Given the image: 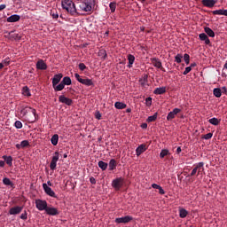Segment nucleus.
Wrapping results in <instances>:
<instances>
[{
	"label": "nucleus",
	"instance_id": "nucleus-1",
	"mask_svg": "<svg viewBox=\"0 0 227 227\" xmlns=\"http://www.w3.org/2000/svg\"><path fill=\"white\" fill-rule=\"evenodd\" d=\"M95 0H77V11L80 15H82L83 12L92 13V10L95 8Z\"/></svg>",
	"mask_w": 227,
	"mask_h": 227
},
{
	"label": "nucleus",
	"instance_id": "nucleus-2",
	"mask_svg": "<svg viewBox=\"0 0 227 227\" xmlns=\"http://www.w3.org/2000/svg\"><path fill=\"white\" fill-rule=\"evenodd\" d=\"M62 8L66 9L73 17H79L81 15L78 8L75 6V3L72 2V0H62Z\"/></svg>",
	"mask_w": 227,
	"mask_h": 227
},
{
	"label": "nucleus",
	"instance_id": "nucleus-3",
	"mask_svg": "<svg viewBox=\"0 0 227 227\" xmlns=\"http://www.w3.org/2000/svg\"><path fill=\"white\" fill-rule=\"evenodd\" d=\"M74 77L76 81L85 86H95L94 82L92 79H89L88 77H82L80 76L79 73H74Z\"/></svg>",
	"mask_w": 227,
	"mask_h": 227
},
{
	"label": "nucleus",
	"instance_id": "nucleus-4",
	"mask_svg": "<svg viewBox=\"0 0 227 227\" xmlns=\"http://www.w3.org/2000/svg\"><path fill=\"white\" fill-rule=\"evenodd\" d=\"M35 207L38 210H40V212L45 210L47 213L48 202L45 200H35Z\"/></svg>",
	"mask_w": 227,
	"mask_h": 227
},
{
	"label": "nucleus",
	"instance_id": "nucleus-5",
	"mask_svg": "<svg viewBox=\"0 0 227 227\" xmlns=\"http://www.w3.org/2000/svg\"><path fill=\"white\" fill-rule=\"evenodd\" d=\"M123 184H124V178L117 177L113 180L112 186L113 188L115 189V191H120V189L122 188Z\"/></svg>",
	"mask_w": 227,
	"mask_h": 227
},
{
	"label": "nucleus",
	"instance_id": "nucleus-6",
	"mask_svg": "<svg viewBox=\"0 0 227 227\" xmlns=\"http://www.w3.org/2000/svg\"><path fill=\"white\" fill-rule=\"evenodd\" d=\"M204 162H199L198 164H196L192 169V171L191 172V176H193L195 175L199 176L200 175L201 171H204Z\"/></svg>",
	"mask_w": 227,
	"mask_h": 227
},
{
	"label": "nucleus",
	"instance_id": "nucleus-7",
	"mask_svg": "<svg viewBox=\"0 0 227 227\" xmlns=\"http://www.w3.org/2000/svg\"><path fill=\"white\" fill-rule=\"evenodd\" d=\"M20 114H21L23 116H26L27 114H32L33 116L35 117V118H34V121H35V119H36V109H35V108H32V107H24V108H21Z\"/></svg>",
	"mask_w": 227,
	"mask_h": 227
},
{
	"label": "nucleus",
	"instance_id": "nucleus-8",
	"mask_svg": "<svg viewBox=\"0 0 227 227\" xmlns=\"http://www.w3.org/2000/svg\"><path fill=\"white\" fill-rule=\"evenodd\" d=\"M59 160V153L55 152V153L52 156V160L50 162V168L54 170L57 168V162Z\"/></svg>",
	"mask_w": 227,
	"mask_h": 227
},
{
	"label": "nucleus",
	"instance_id": "nucleus-9",
	"mask_svg": "<svg viewBox=\"0 0 227 227\" xmlns=\"http://www.w3.org/2000/svg\"><path fill=\"white\" fill-rule=\"evenodd\" d=\"M43 188L44 192L47 195H49L50 197H52V198H57L55 192L52 191L51 187H49L46 183L43 184Z\"/></svg>",
	"mask_w": 227,
	"mask_h": 227
},
{
	"label": "nucleus",
	"instance_id": "nucleus-10",
	"mask_svg": "<svg viewBox=\"0 0 227 227\" xmlns=\"http://www.w3.org/2000/svg\"><path fill=\"white\" fill-rule=\"evenodd\" d=\"M130 221H133L132 215H124V217H117L115 219L116 223H129Z\"/></svg>",
	"mask_w": 227,
	"mask_h": 227
},
{
	"label": "nucleus",
	"instance_id": "nucleus-11",
	"mask_svg": "<svg viewBox=\"0 0 227 227\" xmlns=\"http://www.w3.org/2000/svg\"><path fill=\"white\" fill-rule=\"evenodd\" d=\"M151 61L154 67L160 68L162 72H166V68L162 67V62L159 58H152Z\"/></svg>",
	"mask_w": 227,
	"mask_h": 227
},
{
	"label": "nucleus",
	"instance_id": "nucleus-12",
	"mask_svg": "<svg viewBox=\"0 0 227 227\" xmlns=\"http://www.w3.org/2000/svg\"><path fill=\"white\" fill-rule=\"evenodd\" d=\"M181 113V108H174L172 112H169L167 116V121H172L176 118V114Z\"/></svg>",
	"mask_w": 227,
	"mask_h": 227
},
{
	"label": "nucleus",
	"instance_id": "nucleus-13",
	"mask_svg": "<svg viewBox=\"0 0 227 227\" xmlns=\"http://www.w3.org/2000/svg\"><path fill=\"white\" fill-rule=\"evenodd\" d=\"M62 77H63L62 73H59V74L54 75L52 79V85L55 91H56V87L58 86V83H59V82L61 81Z\"/></svg>",
	"mask_w": 227,
	"mask_h": 227
},
{
	"label": "nucleus",
	"instance_id": "nucleus-14",
	"mask_svg": "<svg viewBox=\"0 0 227 227\" xmlns=\"http://www.w3.org/2000/svg\"><path fill=\"white\" fill-rule=\"evenodd\" d=\"M59 100L60 103H63L67 106H71L74 103L73 99L67 98V97H65V95H60Z\"/></svg>",
	"mask_w": 227,
	"mask_h": 227
},
{
	"label": "nucleus",
	"instance_id": "nucleus-15",
	"mask_svg": "<svg viewBox=\"0 0 227 227\" xmlns=\"http://www.w3.org/2000/svg\"><path fill=\"white\" fill-rule=\"evenodd\" d=\"M216 3V0H202V4L206 6V8H214Z\"/></svg>",
	"mask_w": 227,
	"mask_h": 227
},
{
	"label": "nucleus",
	"instance_id": "nucleus-16",
	"mask_svg": "<svg viewBox=\"0 0 227 227\" xmlns=\"http://www.w3.org/2000/svg\"><path fill=\"white\" fill-rule=\"evenodd\" d=\"M23 210V207L20 206H16V207H12V208H10V215H20V213H21Z\"/></svg>",
	"mask_w": 227,
	"mask_h": 227
},
{
	"label": "nucleus",
	"instance_id": "nucleus-17",
	"mask_svg": "<svg viewBox=\"0 0 227 227\" xmlns=\"http://www.w3.org/2000/svg\"><path fill=\"white\" fill-rule=\"evenodd\" d=\"M147 151V145L143 144V145H140L137 147L136 149V153L137 156H140L142 155V153H144V152Z\"/></svg>",
	"mask_w": 227,
	"mask_h": 227
},
{
	"label": "nucleus",
	"instance_id": "nucleus-18",
	"mask_svg": "<svg viewBox=\"0 0 227 227\" xmlns=\"http://www.w3.org/2000/svg\"><path fill=\"white\" fill-rule=\"evenodd\" d=\"M36 68L39 70H46L48 68V66L46 62L43 61V59H38L36 62Z\"/></svg>",
	"mask_w": 227,
	"mask_h": 227
},
{
	"label": "nucleus",
	"instance_id": "nucleus-19",
	"mask_svg": "<svg viewBox=\"0 0 227 227\" xmlns=\"http://www.w3.org/2000/svg\"><path fill=\"white\" fill-rule=\"evenodd\" d=\"M199 38L204 41L206 45H210L211 42L210 39H208V35H207L206 32L199 34Z\"/></svg>",
	"mask_w": 227,
	"mask_h": 227
},
{
	"label": "nucleus",
	"instance_id": "nucleus-20",
	"mask_svg": "<svg viewBox=\"0 0 227 227\" xmlns=\"http://www.w3.org/2000/svg\"><path fill=\"white\" fill-rule=\"evenodd\" d=\"M47 215H59V211H58V208H55L54 207L47 206Z\"/></svg>",
	"mask_w": 227,
	"mask_h": 227
},
{
	"label": "nucleus",
	"instance_id": "nucleus-21",
	"mask_svg": "<svg viewBox=\"0 0 227 227\" xmlns=\"http://www.w3.org/2000/svg\"><path fill=\"white\" fill-rule=\"evenodd\" d=\"M166 92H167V87L166 86H160V88H156L153 90V94H156V95L166 94Z\"/></svg>",
	"mask_w": 227,
	"mask_h": 227
},
{
	"label": "nucleus",
	"instance_id": "nucleus-22",
	"mask_svg": "<svg viewBox=\"0 0 227 227\" xmlns=\"http://www.w3.org/2000/svg\"><path fill=\"white\" fill-rule=\"evenodd\" d=\"M27 146H29V141L28 140H23V141H21L20 144L16 145V148L18 150H20L21 148H25V147H27Z\"/></svg>",
	"mask_w": 227,
	"mask_h": 227
},
{
	"label": "nucleus",
	"instance_id": "nucleus-23",
	"mask_svg": "<svg viewBox=\"0 0 227 227\" xmlns=\"http://www.w3.org/2000/svg\"><path fill=\"white\" fill-rule=\"evenodd\" d=\"M20 20V15H11L7 18V22H17Z\"/></svg>",
	"mask_w": 227,
	"mask_h": 227
},
{
	"label": "nucleus",
	"instance_id": "nucleus-24",
	"mask_svg": "<svg viewBox=\"0 0 227 227\" xmlns=\"http://www.w3.org/2000/svg\"><path fill=\"white\" fill-rule=\"evenodd\" d=\"M204 31L207 35H209V37H215V33L212 28H210V27H205Z\"/></svg>",
	"mask_w": 227,
	"mask_h": 227
},
{
	"label": "nucleus",
	"instance_id": "nucleus-25",
	"mask_svg": "<svg viewBox=\"0 0 227 227\" xmlns=\"http://www.w3.org/2000/svg\"><path fill=\"white\" fill-rule=\"evenodd\" d=\"M214 15H224L227 17V9H219L218 11H213Z\"/></svg>",
	"mask_w": 227,
	"mask_h": 227
},
{
	"label": "nucleus",
	"instance_id": "nucleus-26",
	"mask_svg": "<svg viewBox=\"0 0 227 227\" xmlns=\"http://www.w3.org/2000/svg\"><path fill=\"white\" fill-rule=\"evenodd\" d=\"M128 59H129V65L128 67L131 68L132 65L135 63L136 61V57H134V55H132L131 53H129L128 55Z\"/></svg>",
	"mask_w": 227,
	"mask_h": 227
},
{
	"label": "nucleus",
	"instance_id": "nucleus-27",
	"mask_svg": "<svg viewBox=\"0 0 227 227\" xmlns=\"http://www.w3.org/2000/svg\"><path fill=\"white\" fill-rule=\"evenodd\" d=\"M114 106L116 109H126L127 104L121 103V101H116V103L114 104Z\"/></svg>",
	"mask_w": 227,
	"mask_h": 227
},
{
	"label": "nucleus",
	"instance_id": "nucleus-28",
	"mask_svg": "<svg viewBox=\"0 0 227 227\" xmlns=\"http://www.w3.org/2000/svg\"><path fill=\"white\" fill-rule=\"evenodd\" d=\"M3 158L5 160L6 164L9 165V167L12 166V156L4 155Z\"/></svg>",
	"mask_w": 227,
	"mask_h": 227
},
{
	"label": "nucleus",
	"instance_id": "nucleus-29",
	"mask_svg": "<svg viewBox=\"0 0 227 227\" xmlns=\"http://www.w3.org/2000/svg\"><path fill=\"white\" fill-rule=\"evenodd\" d=\"M59 137L58 136V134H54V136L51 137V144L53 145V146H57L58 143H59Z\"/></svg>",
	"mask_w": 227,
	"mask_h": 227
},
{
	"label": "nucleus",
	"instance_id": "nucleus-30",
	"mask_svg": "<svg viewBox=\"0 0 227 227\" xmlns=\"http://www.w3.org/2000/svg\"><path fill=\"white\" fill-rule=\"evenodd\" d=\"M116 167H117V160H111L109 161V169L110 170L115 169Z\"/></svg>",
	"mask_w": 227,
	"mask_h": 227
},
{
	"label": "nucleus",
	"instance_id": "nucleus-31",
	"mask_svg": "<svg viewBox=\"0 0 227 227\" xmlns=\"http://www.w3.org/2000/svg\"><path fill=\"white\" fill-rule=\"evenodd\" d=\"M63 84H64V88L66 85H72L71 77L69 76L63 77Z\"/></svg>",
	"mask_w": 227,
	"mask_h": 227
},
{
	"label": "nucleus",
	"instance_id": "nucleus-32",
	"mask_svg": "<svg viewBox=\"0 0 227 227\" xmlns=\"http://www.w3.org/2000/svg\"><path fill=\"white\" fill-rule=\"evenodd\" d=\"M213 93L217 98H220V97H222V90H220V88H215Z\"/></svg>",
	"mask_w": 227,
	"mask_h": 227
},
{
	"label": "nucleus",
	"instance_id": "nucleus-33",
	"mask_svg": "<svg viewBox=\"0 0 227 227\" xmlns=\"http://www.w3.org/2000/svg\"><path fill=\"white\" fill-rule=\"evenodd\" d=\"M98 167H99V168L106 170L108 167V164H107V162H104V160H99Z\"/></svg>",
	"mask_w": 227,
	"mask_h": 227
},
{
	"label": "nucleus",
	"instance_id": "nucleus-34",
	"mask_svg": "<svg viewBox=\"0 0 227 227\" xmlns=\"http://www.w3.org/2000/svg\"><path fill=\"white\" fill-rule=\"evenodd\" d=\"M22 93H23V95H26L27 97H30L31 93H30V90H29L28 86H23Z\"/></svg>",
	"mask_w": 227,
	"mask_h": 227
},
{
	"label": "nucleus",
	"instance_id": "nucleus-35",
	"mask_svg": "<svg viewBox=\"0 0 227 227\" xmlns=\"http://www.w3.org/2000/svg\"><path fill=\"white\" fill-rule=\"evenodd\" d=\"M157 117H158V114L156 112V114H153V116L147 117L146 121L147 122H155Z\"/></svg>",
	"mask_w": 227,
	"mask_h": 227
},
{
	"label": "nucleus",
	"instance_id": "nucleus-36",
	"mask_svg": "<svg viewBox=\"0 0 227 227\" xmlns=\"http://www.w3.org/2000/svg\"><path fill=\"white\" fill-rule=\"evenodd\" d=\"M208 122L212 125H219L220 121L219 119H217V117H212L211 119H209Z\"/></svg>",
	"mask_w": 227,
	"mask_h": 227
},
{
	"label": "nucleus",
	"instance_id": "nucleus-37",
	"mask_svg": "<svg viewBox=\"0 0 227 227\" xmlns=\"http://www.w3.org/2000/svg\"><path fill=\"white\" fill-rule=\"evenodd\" d=\"M188 215V211L185 210V208H181V210H179V216L184 219V217H186V215Z\"/></svg>",
	"mask_w": 227,
	"mask_h": 227
},
{
	"label": "nucleus",
	"instance_id": "nucleus-38",
	"mask_svg": "<svg viewBox=\"0 0 227 227\" xmlns=\"http://www.w3.org/2000/svg\"><path fill=\"white\" fill-rule=\"evenodd\" d=\"M64 79H62V81L60 82V83L56 86L55 88V91H62L64 90Z\"/></svg>",
	"mask_w": 227,
	"mask_h": 227
},
{
	"label": "nucleus",
	"instance_id": "nucleus-39",
	"mask_svg": "<svg viewBox=\"0 0 227 227\" xmlns=\"http://www.w3.org/2000/svg\"><path fill=\"white\" fill-rule=\"evenodd\" d=\"M3 182H4V184H6L7 186H13V183L8 177H4Z\"/></svg>",
	"mask_w": 227,
	"mask_h": 227
},
{
	"label": "nucleus",
	"instance_id": "nucleus-40",
	"mask_svg": "<svg viewBox=\"0 0 227 227\" xmlns=\"http://www.w3.org/2000/svg\"><path fill=\"white\" fill-rule=\"evenodd\" d=\"M183 58L184 57H183L182 53H177V55H176V57H175L176 63H178V64L182 63Z\"/></svg>",
	"mask_w": 227,
	"mask_h": 227
},
{
	"label": "nucleus",
	"instance_id": "nucleus-41",
	"mask_svg": "<svg viewBox=\"0 0 227 227\" xmlns=\"http://www.w3.org/2000/svg\"><path fill=\"white\" fill-rule=\"evenodd\" d=\"M169 151L167 149H163L160 153V158H165V156L168 155Z\"/></svg>",
	"mask_w": 227,
	"mask_h": 227
},
{
	"label": "nucleus",
	"instance_id": "nucleus-42",
	"mask_svg": "<svg viewBox=\"0 0 227 227\" xmlns=\"http://www.w3.org/2000/svg\"><path fill=\"white\" fill-rule=\"evenodd\" d=\"M9 35H10V37H12V39H20V36L19 35V34L14 33V31H11Z\"/></svg>",
	"mask_w": 227,
	"mask_h": 227
},
{
	"label": "nucleus",
	"instance_id": "nucleus-43",
	"mask_svg": "<svg viewBox=\"0 0 227 227\" xmlns=\"http://www.w3.org/2000/svg\"><path fill=\"white\" fill-rule=\"evenodd\" d=\"M111 12H115L116 11V2H111L109 4Z\"/></svg>",
	"mask_w": 227,
	"mask_h": 227
},
{
	"label": "nucleus",
	"instance_id": "nucleus-44",
	"mask_svg": "<svg viewBox=\"0 0 227 227\" xmlns=\"http://www.w3.org/2000/svg\"><path fill=\"white\" fill-rule=\"evenodd\" d=\"M20 219H22L23 221H27V219L28 218V214L27 211H24V213H22L20 215Z\"/></svg>",
	"mask_w": 227,
	"mask_h": 227
},
{
	"label": "nucleus",
	"instance_id": "nucleus-45",
	"mask_svg": "<svg viewBox=\"0 0 227 227\" xmlns=\"http://www.w3.org/2000/svg\"><path fill=\"white\" fill-rule=\"evenodd\" d=\"M184 62H185L186 64H190L191 57H190L189 53H184Z\"/></svg>",
	"mask_w": 227,
	"mask_h": 227
},
{
	"label": "nucleus",
	"instance_id": "nucleus-46",
	"mask_svg": "<svg viewBox=\"0 0 227 227\" xmlns=\"http://www.w3.org/2000/svg\"><path fill=\"white\" fill-rule=\"evenodd\" d=\"M86 68H88L87 66H86V64H84V62H80V64H79V69H80L82 72H83L84 70H86Z\"/></svg>",
	"mask_w": 227,
	"mask_h": 227
},
{
	"label": "nucleus",
	"instance_id": "nucleus-47",
	"mask_svg": "<svg viewBox=\"0 0 227 227\" xmlns=\"http://www.w3.org/2000/svg\"><path fill=\"white\" fill-rule=\"evenodd\" d=\"M14 125H15V128L19 129H22V127H23V123L20 121H16Z\"/></svg>",
	"mask_w": 227,
	"mask_h": 227
},
{
	"label": "nucleus",
	"instance_id": "nucleus-48",
	"mask_svg": "<svg viewBox=\"0 0 227 227\" xmlns=\"http://www.w3.org/2000/svg\"><path fill=\"white\" fill-rule=\"evenodd\" d=\"M145 103H146V106H152L153 105V98H151V97H148L145 99Z\"/></svg>",
	"mask_w": 227,
	"mask_h": 227
},
{
	"label": "nucleus",
	"instance_id": "nucleus-49",
	"mask_svg": "<svg viewBox=\"0 0 227 227\" xmlns=\"http://www.w3.org/2000/svg\"><path fill=\"white\" fill-rule=\"evenodd\" d=\"M212 137H213L212 132H208L207 134H205V136H204V138H205L206 140H209V139L212 138Z\"/></svg>",
	"mask_w": 227,
	"mask_h": 227
},
{
	"label": "nucleus",
	"instance_id": "nucleus-50",
	"mask_svg": "<svg viewBox=\"0 0 227 227\" xmlns=\"http://www.w3.org/2000/svg\"><path fill=\"white\" fill-rule=\"evenodd\" d=\"M190 72H192V67H191V66L189 67H186L185 69H184V75H186V74H188V73H190Z\"/></svg>",
	"mask_w": 227,
	"mask_h": 227
},
{
	"label": "nucleus",
	"instance_id": "nucleus-51",
	"mask_svg": "<svg viewBox=\"0 0 227 227\" xmlns=\"http://www.w3.org/2000/svg\"><path fill=\"white\" fill-rule=\"evenodd\" d=\"M158 190H159V193H160V195H164V193H166L164 189L160 184H159Z\"/></svg>",
	"mask_w": 227,
	"mask_h": 227
},
{
	"label": "nucleus",
	"instance_id": "nucleus-52",
	"mask_svg": "<svg viewBox=\"0 0 227 227\" xmlns=\"http://www.w3.org/2000/svg\"><path fill=\"white\" fill-rule=\"evenodd\" d=\"M4 66H9L10 65V58H5V59L3 61Z\"/></svg>",
	"mask_w": 227,
	"mask_h": 227
},
{
	"label": "nucleus",
	"instance_id": "nucleus-53",
	"mask_svg": "<svg viewBox=\"0 0 227 227\" xmlns=\"http://www.w3.org/2000/svg\"><path fill=\"white\" fill-rule=\"evenodd\" d=\"M101 117H102V114H100V112L99 111L96 112L95 118L100 120Z\"/></svg>",
	"mask_w": 227,
	"mask_h": 227
},
{
	"label": "nucleus",
	"instance_id": "nucleus-54",
	"mask_svg": "<svg viewBox=\"0 0 227 227\" xmlns=\"http://www.w3.org/2000/svg\"><path fill=\"white\" fill-rule=\"evenodd\" d=\"M99 55H104V59H106L107 57V53L106 52V51H99Z\"/></svg>",
	"mask_w": 227,
	"mask_h": 227
},
{
	"label": "nucleus",
	"instance_id": "nucleus-55",
	"mask_svg": "<svg viewBox=\"0 0 227 227\" xmlns=\"http://www.w3.org/2000/svg\"><path fill=\"white\" fill-rule=\"evenodd\" d=\"M90 184H96V178H95V177H90Z\"/></svg>",
	"mask_w": 227,
	"mask_h": 227
},
{
	"label": "nucleus",
	"instance_id": "nucleus-56",
	"mask_svg": "<svg viewBox=\"0 0 227 227\" xmlns=\"http://www.w3.org/2000/svg\"><path fill=\"white\" fill-rule=\"evenodd\" d=\"M152 186H153V189H159L160 188L159 184H157L156 183H153Z\"/></svg>",
	"mask_w": 227,
	"mask_h": 227
},
{
	"label": "nucleus",
	"instance_id": "nucleus-57",
	"mask_svg": "<svg viewBox=\"0 0 227 227\" xmlns=\"http://www.w3.org/2000/svg\"><path fill=\"white\" fill-rule=\"evenodd\" d=\"M4 9H6V4H0V11H4Z\"/></svg>",
	"mask_w": 227,
	"mask_h": 227
},
{
	"label": "nucleus",
	"instance_id": "nucleus-58",
	"mask_svg": "<svg viewBox=\"0 0 227 227\" xmlns=\"http://www.w3.org/2000/svg\"><path fill=\"white\" fill-rule=\"evenodd\" d=\"M141 127H142V129H147L148 125H147V123H142Z\"/></svg>",
	"mask_w": 227,
	"mask_h": 227
},
{
	"label": "nucleus",
	"instance_id": "nucleus-59",
	"mask_svg": "<svg viewBox=\"0 0 227 227\" xmlns=\"http://www.w3.org/2000/svg\"><path fill=\"white\" fill-rule=\"evenodd\" d=\"M4 165H5L4 160H0V167H4Z\"/></svg>",
	"mask_w": 227,
	"mask_h": 227
},
{
	"label": "nucleus",
	"instance_id": "nucleus-60",
	"mask_svg": "<svg viewBox=\"0 0 227 227\" xmlns=\"http://www.w3.org/2000/svg\"><path fill=\"white\" fill-rule=\"evenodd\" d=\"M52 17H53L54 19H57V18H59V15H58V13H52Z\"/></svg>",
	"mask_w": 227,
	"mask_h": 227
},
{
	"label": "nucleus",
	"instance_id": "nucleus-61",
	"mask_svg": "<svg viewBox=\"0 0 227 227\" xmlns=\"http://www.w3.org/2000/svg\"><path fill=\"white\" fill-rule=\"evenodd\" d=\"M195 66H197V64L195 62L192 63L190 66L191 69H192V67H195Z\"/></svg>",
	"mask_w": 227,
	"mask_h": 227
},
{
	"label": "nucleus",
	"instance_id": "nucleus-62",
	"mask_svg": "<svg viewBox=\"0 0 227 227\" xmlns=\"http://www.w3.org/2000/svg\"><path fill=\"white\" fill-rule=\"evenodd\" d=\"M176 152H177V153H181V152H182V149H181V147L179 146V147H177V150H176Z\"/></svg>",
	"mask_w": 227,
	"mask_h": 227
},
{
	"label": "nucleus",
	"instance_id": "nucleus-63",
	"mask_svg": "<svg viewBox=\"0 0 227 227\" xmlns=\"http://www.w3.org/2000/svg\"><path fill=\"white\" fill-rule=\"evenodd\" d=\"M47 184L49 187L52 186V183L51 182V180H48Z\"/></svg>",
	"mask_w": 227,
	"mask_h": 227
},
{
	"label": "nucleus",
	"instance_id": "nucleus-64",
	"mask_svg": "<svg viewBox=\"0 0 227 227\" xmlns=\"http://www.w3.org/2000/svg\"><path fill=\"white\" fill-rule=\"evenodd\" d=\"M4 67V64L3 62H0V70Z\"/></svg>",
	"mask_w": 227,
	"mask_h": 227
}]
</instances>
